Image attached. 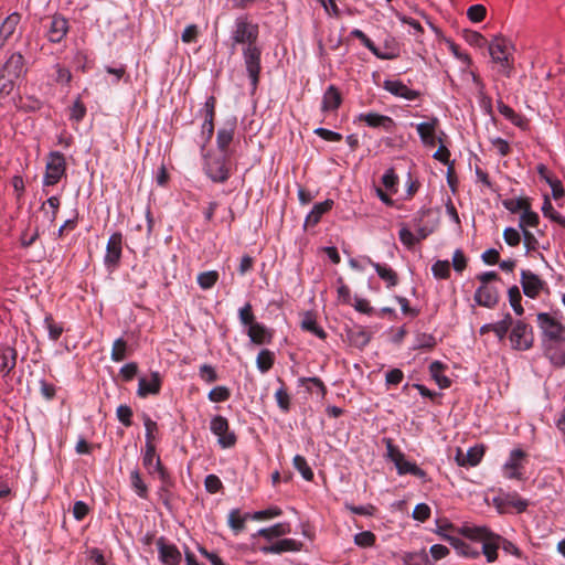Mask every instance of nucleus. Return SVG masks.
I'll return each mask as SVG.
<instances>
[{"instance_id": "1", "label": "nucleus", "mask_w": 565, "mask_h": 565, "mask_svg": "<svg viewBox=\"0 0 565 565\" xmlns=\"http://www.w3.org/2000/svg\"><path fill=\"white\" fill-rule=\"evenodd\" d=\"M259 35V26L249 20L248 15H241L235 19L231 31L232 50L236 45H255Z\"/></svg>"}, {"instance_id": "2", "label": "nucleus", "mask_w": 565, "mask_h": 565, "mask_svg": "<svg viewBox=\"0 0 565 565\" xmlns=\"http://www.w3.org/2000/svg\"><path fill=\"white\" fill-rule=\"evenodd\" d=\"M383 443L386 446V457L394 462L399 476L409 473L422 480H426V471L419 468L415 462L406 460L405 455L393 444L391 438H384Z\"/></svg>"}, {"instance_id": "3", "label": "nucleus", "mask_w": 565, "mask_h": 565, "mask_svg": "<svg viewBox=\"0 0 565 565\" xmlns=\"http://www.w3.org/2000/svg\"><path fill=\"white\" fill-rule=\"evenodd\" d=\"M65 171L66 162L64 154L58 151L51 152L46 161L43 185H55L65 174Z\"/></svg>"}, {"instance_id": "4", "label": "nucleus", "mask_w": 565, "mask_h": 565, "mask_svg": "<svg viewBox=\"0 0 565 565\" xmlns=\"http://www.w3.org/2000/svg\"><path fill=\"white\" fill-rule=\"evenodd\" d=\"M260 55L262 50L257 44L243 47L244 63L253 90L257 88L259 82V74L262 70Z\"/></svg>"}, {"instance_id": "5", "label": "nucleus", "mask_w": 565, "mask_h": 565, "mask_svg": "<svg viewBox=\"0 0 565 565\" xmlns=\"http://www.w3.org/2000/svg\"><path fill=\"white\" fill-rule=\"evenodd\" d=\"M489 53L492 57V60L495 63H499L502 67V72L510 76L511 71V63H510V56H511V45L509 40L502 36H497L490 44H489Z\"/></svg>"}, {"instance_id": "6", "label": "nucleus", "mask_w": 565, "mask_h": 565, "mask_svg": "<svg viewBox=\"0 0 565 565\" xmlns=\"http://www.w3.org/2000/svg\"><path fill=\"white\" fill-rule=\"evenodd\" d=\"M510 341L513 349L529 350L534 341L532 327L522 320L516 321L512 324Z\"/></svg>"}, {"instance_id": "7", "label": "nucleus", "mask_w": 565, "mask_h": 565, "mask_svg": "<svg viewBox=\"0 0 565 565\" xmlns=\"http://www.w3.org/2000/svg\"><path fill=\"white\" fill-rule=\"evenodd\" d=\"M210 429L217 436V443L222 448H231L236 444V436L234 431L230 430L228 420L224 416L212 417Z\"/></svg>"}, {"instance_id": "8", "label": "nucleus", "mask_w": 565, "mask_h": 565, "mask_svg": "<svg viewBox=\"0 0 565 565\" xmlns=\"http://www.w3.org/2000/svg\"><path fill=\"white\" fill-rule=\"evenodd\" d=\"M204 170L213 182H225L230 178L226 154L206 158Z\"/></svg>"}, {"instance_id": "9", "label": "nucleus", "mask_w": 565, "mask_h": 565, "mask_svg": "<svg viewBox=\"0 0 565 565\" xmlns=\"http://www.w3.org/2000/svg\"><path fill=\"white\" fill-rule=\"evenodd\" d=\"M537 324L544 337L552 341L561 340L565 333V327L546 312L537 315Z\"/></svg>"}, {"instance_id": "10", "label": "nucleus", "mask_w": 565, "mask_h": 565, "mask_svg": "<svg viewBox=\"0 0 565 565\" xmlns=\"http://www.w3.org/2000/svg\"><path fill=\"white\" fill-rule=\"evenodd\" d=\"M493 504L499 513H508L510 508H513L518 513L524 512L529 502L522 499L518 493H507L493 498Z\"/></svg>"}, {"instance_id": "11", "label": "nucleus", "mask_w": 565, "mask_h": 565, "mask_svg": "<svg viewBox=\"0 0 565 565\" xmlns=\"http://www.w3.org/2000/svg\"><path fill=\"white\" fill-rule=\"evenodd\" d=\"M159 559L163 565H179L182 559L181 552L172 544L168 543L166 537L160 536L156 542Z\"/></svg>"}, {"instance_id": "12", "label": "nucleus", "mask_w": 565, "mask_h": 565, "mask_svg": "<svg viewBox=\"0 0 565 565\" xmlns=\"http://www.w3.org/2000/svg\"><path fill=\"white\" fill-rule=\"evenodd\" d=\"M520 276L524 295L529 298H536L544 288L545 281L529 269H522Z\"/></svg>"}, {"instance_id": "13", "label": "nucleus", "mask_w": 565, "mask_h": 565, "mask_svg": "<svg viewBox=\"0 0 565 565\" xmlns=\"http://www.w3.org/2000/svg\"><path fill=\"white\" fill-rule=\"evenodd\" d=\"M142 465L150 475L158 472L162 483H167L169 481V475L163 468L160 457L156 454L154 445L146 447V451L142 457Z\"/></svg>"}, {"instance_id": "14", "label": "nucleus", "mask_w": 565, "mask_h": 565, "mask_svg": "<svg viewBox=\"0 0 565 565\" xmlns=\"http://www.w3.org/2000/svg\"><path fill=\"white\" fill-rule=\"evenodd\" d=\"M162 377L159 372H151L149 376H141L138 381L137 394L139 397L157 395L160 393Z\"/></svg>"}, {"instance_id": "15", "label": "nucleus", "mask_w": 565, "mask_h": 565, "mask_svg": "<svg viewBox=\"0 0 565 565\" xmlns=\"http://www.w3.org/2000/svg\"><path fill=\"white\" fill-rule=\"evenodd\" d=\"M121 245H122V235L117 232L110 235L107 246H106V255L104 258L105 265L108 268H114L119 264L121 257Z\"/></svg>"}, {"instance_id": "16", "label": "nucleus", "mask_w": 565, "mask_h": 565, "mask_svg": "<svg viewBox=\"0 0 565 565\" xmlns=\"http://www.w3.org/2000/svg\"><path fill=\"white\" fill-rule=\"evenodd\" d=\"M525 457L526 454L522 449H513L503 466L504 476L509 479H521V469L523 468V460Z\"/></svg>"}, {"instance_id": "17", "label": "nucleus", "mask_w": 565, "mask_h": 565, "mask_svg": "<svg viewBox=\"0 0 565 565\" xmlns=\"http://www.w3.org/2000/svg\"><path fill=\"white\" fill-rule=\"evenodd\" d=\"M216 99L214 96L207 97L204 103L203 113L204 121L202 124V137L204 143L209 142L214 134V117H215Z\"/></svg>"}, {"instance_id": "18", "label": "nucleus", "mask_w": 565, "mask_h": 565, "mask_svg": "<svg viewBox=\"0 0 565 565\" xmlns=\"http://www.w3.org/2000/svg\"><path fill=\"white\" fill-rule=\"evenodd\" d=\"M383 87L392 95L402 97L406 100H415L420 96V93L418 90L408 88L403 82L397 79L384 81Z\"/></svg>"}, {"instance_id": "19", "label": "nucleus", "mask_w": 565, "mask_h": 565, "mask_svg": "<svg viewBox=\"0 0 565 565\" xmlns=\"http://www.w3.org/2000/svg\"><path fill=\"white\" fill-rule=\"evenodd\" d=\"M477 305L486 308H494L499 302V291L495 287L481 285L473 297Z\"/></svg>"}, {"instance_id": "20", "label": "nucleus", "mask_w": 565, "mask_h": 565, "mask_svg": "<svg viewBox=\"0 0 565 565\" xmlns=\"http://www.w3.org/2000/svg\"><path fill=\"white\" fill-rule=\"evenodd\" d=\"M68 31V23L62 15H53L47 26V39L52 43L61 42Z\"/></svg>"}, {"instance_id": "21", "label": "nucleus", "mask_w": 565, "mask_h": 565, "mask_svg": "<svg viewBox=\"0 0 565 565\" xmlns=\"http://www.w3.org/2000/svg\"><path fill=\"white\" fill-rule=\"evenodd\" d=\"M236 118L227 120L222 128L218 129L216 135V143L223 154H226L228 146L233 141L234 134L236 130Z\"/></svg>"}, {"instance_id": "22", "label": "nucleus", "mask_w": 565, "mask_h": 565, "mask_svg": "<svg viewBox=\"0 0 565 565\" xmlns=\"http://www.w3.org/2000/svg\"><path fill=\"white\" fill-rule=\"evenodd\" d=\"M484 455L482 446L470 447L467 452L458 449L456 455V461L461 467H475L477 466Z\"/></svg>"}, {"instance_id": "23", "label": "nucleus", "mask_w": 565, "mask_h": 565, "mask_svg": "<svg viewBox=\"0 0 565 565\" xmlns=\"http://www.w3.org/2000/svg\"><path fill=\"white\" fill-rule=\"evenodd\" d=\"M1 72L11 78L18 79L25 72L23 56L20 53L11 54L6 61Z\"/></svg>"}, {"instance_id": "24", "label": "nucleus", "mask_w": 565, "mask_h": 565, "mask_svg": "<svg viewBox=\"0 0 565 565\" xmlns=\"http://www.w3.org/2000/svg\"><path fill=\"white\" fill-rule=\"evenodd\" d=\"M247 335L249 337L250 341L257 345L268 344L273 339V332L257 321L248 327Z\"/></svg>"}, {"instance_id": "25", "label": "nucleus", "mask_w": 565, "mask_h": 565, "mask_svg": "<svg viewBox=\"0 0 565 565\" xmlns=\"http://www.w3.org/2000/svg\"><path fill=\"white\" fill-rule=\"evenodd\" d=\"M342 103V95L339 89L334 85H330L322 97L321 110L334 111L337 110Z\"/></svg>"}, {"instance_id": "26", "label": "nucleus", "mask_w": 565, "mask_h": 565, "mask_svg": "<svg viewBox=\"0 0 565 565\" xmlns=\"http://www.w3.org/2000/svg\"><path fill=\"white\" fill-rule=\"evenodd\" d=\"M366 262L375 269L379 277L385 281L387 288L395 287L398 284V276L390 266L375 263L369 257L366 258Z\"/></svg>"}, {"instance_id": "27", "label": "nucleus", "mask_w": 565, "mask_h": 565, "mask_svg": "<svg viewBox=\"0 0 565 565\" xmlns=\"http://www.w3.org/2000/svg\"><path fill=\"white\" fill-rule=\"evenodd\" d=\"M359 120L366 122L370 127H383L386 130H391L394 126L391 117L376 113L360 114Z\"/></svg>"}, {"instance_id": "28", "label": "nucleus", "mask_w": 565, "mask_h": 565, "mask_svg": "<svg viewBox=\"0 0 565 565\" xmlns=\"http://www.w3.org/2000/svg\"><path fill=\"white\" fill-rule=\"evenodd\" d=\"M333 206V201L328 199L323 202L313 205L311 212L307 215L305 224L307 226H315L319 223L324 213L330 211Z\"/></svg>"}, {"instance_id": "29", "label": "nucleus", "mask_w": 565, "mask_h": 565, "mask_svg": "<svg viewBox=\"0 0 565 565\" xmlns=\"http://www.w3.org/2000/svg\"><path fill=\"white\" fill-rule=\"evenodd\" d=\"M498 110L504 118L511 121L514 126L521 129L527 128V119L522 115L515 113L510 106L505 105L504 103L498 102Z\"/></svg>"}, {"instance_id": "30", "label": "nucleus", "mask_w": 565, "mask_h": 565, "mask_svg": "<svg viewBox=\"0 0 565 565\" xmlns=\"http://www.w3.org/2000/svg\"><path fill=\"white\" fill-rule=\"evenodd\" d=\"M291 531L290 524L286 522L276 523L273 526L258 530L257 535L266 540H273L289 534Z\"/></svg>"}, {"instance_id": "31", "label": "nucleus", "mask_w": 565, "mask_h": 565, "mask_svg": "<svg viewBox=\"0 0 565 565\" xmlns=\"http://www.w3.org/2000/svg\"><path fill=\"white\" fill-rule=\"evenodd\" d=\"M350 35L355 38V39H359L361 41V43L366 47L369 49L376 57L381 58V60H390L392 58V55H388V54H384L382 53L376 46L375 44L373 43V41L363 32L361 31L360 29H353L351 32H350Z\"/></svg>"}, {"instance_id": "32", "label": "nucleus", "mask_w": 565, "mask_h": 565, "mask_svg": "<svg viewBox=\"0 0 565 565\" xmlns=\"http://www.w3.org/2000/svg\"><path fill=\"white\" fill-rule=\"evenodd\" d=\"M501 536L493 534L488 540L482 542V553L489 563L498 558V548L500 547Z\"/></svg>"}, {"instance_id": "33", "label": "nucleus", "mask_w": 565, "mask_h": 565, "mask_svg": "<svg viewBox=\"0 0 565 565\" xmlns=\"http://www.w3.org/2000/svg\"><path fill=\"white\" fill-rule=\"evenodd\" d=\"M445 365L439 361H434L429 365V372L431 377L435 380L440 388H448L451 384L449 377L444 375Z\"/></svg>"}, {"instance_id": "34", "label": "nucleus", "mask_w": 565, "mask_h": 565, "mask_svg": "<svg viewBox=\"0 0 565 565\" xmlns=\"http://www.w3.org/2000/svg\"><path fill=\"white\" fill-rule=\"evenodd\" d=\"M450 545L461 556L476 558L480 555V551L478 548L472 547L469 543L462 541L459 537L450 539Z\"/></svg>"}, {"instance_id": "35", "label": "nucleus", "mask_w": 565, "mask_h": 565, "mask_svg": "<svg viewBox=\"0 0 565 565\" xmlns=\"http://www.w3.org/2000/svg\"><path fill=\"white\" fill-rule=\"evenodd\" d=\"M0 371L7 375L15 366L17 352L12 348H6L0 352Z\"/></svg>"}, {"instance_id": "36", "label": "nucleus", "mask_w": 565, "mask_h": 565, "mask_svg": "<svg viewBox=\"0 0 565 565\" xmlns=\"http://www.w3.org/2000/svg\"><path fill=\"white\" fill-rule=\"evenodd\" d=\"M461 533L475 541L484 542L488 540L493 533H491L487 527L484 526H465L461 531Z\"/></svg>"}, {"instance_id": "37", "label": "nucleus", "mask_w": 565, "mask_h": 565, "mask_svg": "<svg viewBox=\"0 0 565 565\" xmlns=\"http://www.w3.org/2000/svg\"><path fill=\"white\" fill-rule=\"evenodd\" d=\"M405 565H428L429 556L425 548L417 552H409L403 555Z\"/></svg>"}, {"instance_id": "38", "label": "nucleus", "mask_w": 565, "mask_h": 565, "mask_svg": "<svg viewBox=\"0 0 565 565\" xmlns=\"http://www.w3.org/2000/svg\"><path fill=\"white\" fill-rule=\"evenodd\" d=\"M540 222L539 214L531 210V205L521 213L519 220V228L521 231L529 230V227H537Z\"/></svg>"}, {"instance_id": "39", "label": "nucleus", "mask_w": 565, "mask_h": 565, "mask_svg": "<svg viewBox=\"0 0 565 565\" xmlns=\"http://www.w3.org/2000/svg\"><path fill=\"white\" fill-rule=\"evenodd\" d=\"M274 545L275 554H280L284 552H299L303 547L302 542L294 539H282L274 543Z\"/></svg>"}, {"instance_id": "40", "label": "nucleus", "mask_w": 565, "mask_h": 565, "mask_svg": "<svg viewBox=\"0 0 565 565\" xmlns=\"http://www.w3.org/2000/svg\"><path fill=\"white\" fill-rule=\"evenodd\" d=\"M130 483L131 488L136 492V494L141 499L148 498V488L146 483L141 479V475L139 470L135 469L130 473Z\"/></svg>"}, {"instance_id": "41", "label": "nucleus", "mask_w": 565, "mask_h": 565, "mask_svg": "<svg viewBox=\"0 0 565 565\" xmlns=\"http://www.w3.org/2000/svg\"><path fill=\"white\" fill-rule=\"evenodd\" d=\"M274 353L267 349L262 350L256 359L257 369L262 373L268 372L274 365Z\"/></svg>"}, {"instance_id": "42", "label": "nucleus", "mask_w": 565, "mask_h": 565, "mask_svg": "<svg viewBox=\"0 0 565 565\" xmlns=\"http://www.w3.org/2000/svg\"><path fill=\"white\" fill-rule=\"evenodd\" d=\"M512 324V317L510 313H507L502 320L491 323V331L494 332L500 340H502L505 338Z\"/></svg>"}, {"instance_id": "43", "label": "nucleus", "mask_w": 565, "mask_h": 565, "mask_svg": "<svg viewBox=\"0 0 565 565\" xmlns=\"http://www.w3.org/2000/svg\"><path fill=\"white\" fill-rule=\"evenodd\" d=\"M301 328L316 334L320 339H326L327 333L317 324L316 318L311 313H307L301 322Z\"/></svg>"}, {"instance_id": "44", "label": "nucleus", "mask_w": 565, "mask_h": 565, "mask_svg": "<svg viewBox=\"0 0 565 565\" xmlns=\"http://www.w3.org/2000/svg\"><path fill=\"white\" fill-rule=\"evenodd\" d=\"M438 122V119L436 117H433L429 121L420 122L416 126L417 132L422 141L436 134Z\"/></svg>"}, {"instance_id": "45", "label": "nucleus", "mask_w": 565, "mask_h": 565, "mask_svg": "<svg viewBox=\"0 0 565 565\" xmlns=\"http://www.w3.org/2000/svg\"><path fill=\"white\" fill-rule=\"evenodd\" d=\"M502 204L511 213L523 212L531 205L526 198L507 199Z\"/></svg>"}, {"instance_id": "46", "label": "nucleus", "mask_w": 565, "mask_h": 565, "mask_svg": "<svg viewBox=\"0 0 565 565\" xmlns=\"http://www.w3.org/2000/svg\"><path fill=\"white\" fill-rule=\"evenodd\" d=\"M292 463L305 480L311 481L313 479V472L305 457H302L301 455H296L294 457Z\"/></svg>"}, {"instance_id": "47", "label": "nucleus", "mask_w": 565, "mask_h": 565, "mask_svg": "<svg viewBox=\"0 0 565 565\" xmlns=\"http://www.w3.org/2000/svg\"><path fill=\"white\" fill-rule=\"evenodd\" d=\"M542 212L545 217L551 218L553 222L565 227V217L555 211L550 199L546 196L542 206Z\"/></svg>"}, {"instance_id": "48", "label": "nucleus", "mask_w": 565, "mask_h": 565, "mask_svg": "<svg viewBox=\"0 0 565 565\" xmlns=\"http://www.w3.org/2000/svg\"><path fill=\"white\" fill-rule=\"evenodd\" d=\"M217 280L218 273L216 270L203 271L198 276V284L204 290L211 289Z\"/></svg>"}, {"instance_id": "49", "label": "nucleus", "mask_w": 565, "mask_h": 565, "mask_svg": "<svg viewBox=\"0 0 565 565\" xmlns=\"http://www.w3.org/2000/svg\"><path fill=\"white\" fill-rule=\"evenodd\" d=\"M508 296H509L510 305L513 308L514 312L518 316H522L523 312H524V309H523V307L521 305L522 297H521V292H520L519 287L518 286H512L511 288H509Z\"/></svg>"}, {"instance_id": "50", "label": "nucleus", "mask_w": 565, "mask_h": 565, "mask_svg": "<svg viewBox=\"0 0 565 565\" xmlns=\"http://www.w3.org/2000/svg\"><path fill=\"white\" fill-rule=\"evenodd\" d=\"M127 356V342L119 338L115 340L111 349L110 358L114 362H120Z\"/></svg>"}, {"instance_id": "51", "label": "nucleus", "mask_w": 565, "mask_h": 565, "mask_svg": "<svg viewBox=\"0 0 565 565\" xmlns=\"http://www.w3.org/2000/svg\"><path fill=\"white\" fill-rule=\"evenodd\" d=\"M522 237L526 255H530L539 249V239L530 230L522 231Z\"/></svg>"}, {"instance_id": "52", "label": "nucleus", "mask_w": 565, "mask_h": 565, "mask_svg": "<svg viewBox=\"0 0 565 565\" xmlns=\"http://www.w3.org/2000/svg\"><path fill=\"white\" fill-rule=\"evenodd\" d=\"M275 399L278 407L287 413L290 409V395L288 394L285 385L281 383L280 387L275 393Z\"/></svg>"}, {"instance_id": "53", "label": "nucleus", "mask_w": 565, "mask_h": 565, "mask_svg": "<svg viewBox=\"0 0 565 565\" xmlns=\"http://www.w3.org/2000/svg\"><path fill=\"white\" fill-rule=\"evenodd\" d=\"M431 271L435 278L447 279L450 276V263L448 260H437L431 266Z\"/></svg>"}, {"instance_id": "54", "label": "nucleus", "mask_w": 565, "mask_h": 565, "mask_svg": "<svg viewBox=\"0 0 565 565\" xmlns=\"http://www.w3.org/2000/svg\"><path fill=\"white\" fill-rule=\"evenodd\" d=\"M382 183L385 186V189H387L392 193L397 192L398 177L393 168H390L385 171V173L382 177Z\"/></svg>"}, {"instance_id": "55", "label": "nucleus", "mask_w": 565, "mask_h": 565, "mask_svg": "<svg viewBox=\"0 0 565 565\" xmlns=\"http://www.w3.org/2000/svg\"><path fill=\"white\" fill-rule=\"evenodd\" d=\"M85 115L86 107L84 103L81 100V98L77 97L70 109V119L74 120L75 122H79L84 119Z\"/></svg>"}, {"instance_id": "56", "label": "nucleus", "mask_w": 565, "mask_h": 565, "mask_svg": "<svg viewBox=\"0 0 565 565\" xmlns=\"http://www.w3.org/2000/svg\"><path fill=\"white\" fill-rule=\"evenodd\" d=\"M238 318L243 326L250 327L255 320V316L253 312V307L249 302H246L239 310H238Z\"/></svg>"}, {"instance_id": "57", "label": "nucleus", "mask_w": 565, "mask_h": 565, "mask_svg": "<svg viewBox=\"0 0 565 565\" xmlns=\"http://www.w3.org/2000/svg\"><path fill=\"white\" fill-rule=\"evenodd\" d=\"M230 396L231 391L226 386H216L212 388L207 395L209 399L214 403L225 402Z\"/></svg>"}, {"instance_id": "58", "label": "nucleus", "mask_w": 565, "mask_h": 565, "mask_svg": "<svg viewBox=\"0 0 565 565\" xmlns=\"http://www.w3.org/2000/svg\"><path fill=\"white\" fill-rule=\"evenodd\" d=\"M503 239L509 246L516 247L521 243L522 234L518 228L507 227L503 231Z\"/></svg>"}, {"instance_id": "59", "label": "nucleus", "mask_w": 565, "mask_h": 565, "mask_svg": "<svg viewBox=\"0 0 565 565\" xmlns=\"http://www.w3.org/2000/svg\"><path fill=\"white\" fill-rule=\"evenodd\" d=\"M486 7L482 4H473L467 10V17L473 23L481 22L486 18Z\"/></svg>"}, {"instance_id": "60", "label": "nucleus", "mask_w": 565, "mask_h": 565, "mask_svg": "<svg viewBox=\"0 0 565 565\" xmlns=\"http://www.w3.org/2000/svg\"><path fill=\"white\" fill-rule=\"evenodd\" d=\"M436 345V339L433 334L420 333L416 337L414 349L430 350Z\"/></svg>"}, {"instance_id": "61", "label": "nucleus", "mask_w": 565, "mask_h": 565, "mask_svg": "<svg viewBox=\"0 0 565 565\" xmlns=\"http://www.w3.org/2000/svg\"><path fill=\"white\" fill-rule=\"evenodd\" d=\"M354 543L360 547H371L375 543V535L370 531L355 534Z\"/></svg>"}, {"instance_id": "62", "label": "nucleus", "mask_w": 565, "mask_h": 565, "mask_svg": "<svg viewBox=\"0 0 565 565\" xmlns=\"http://www.w3.org/2000/svg\"><path fill=\"white\" fill-rule=\"evenodd\" d=\"M19 19H20L19 15L17 13H14V14H11L10 17H8L3 21V23L1 24V28H0V33L4 34L6 39L13 33V31L19 22Z\"/></svg>"}, {"instance_id": "63", "label": "nucleus", "mask_w": 565, "mask_h": 565, "mask_svg": "<svg viewBox=\"0 0 565 565\" xmlns=\"http://www.w3.org/2000/svg\"><path fill=\"white\" fill-rule=\"evenodd\" d=\"M245 520L238 510H233L228 514V524L236 533L245 527Z\"/></svg>"}, {"instance_id": "64", "label": "nucleus", "mask_w": 565, "mask_h": 565, "mask_svg": "<svg viewBox=\"0 0 565 565\" xmlns=\"http://www.w3.org/2000/svg\"><path fill=\"white\" fill-rule=\"evenodd\" d=\"M14 78H11L4 73H0V98L8 96L14 87Z\"/></svg>"}]
</instances>
